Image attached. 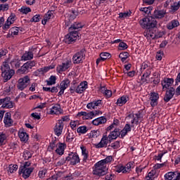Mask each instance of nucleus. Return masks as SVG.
Segmentation results:
<instances>
[{
    "label": "nucleus",
    "mask_w": 180,
    "mask_h": 180,
    "mask_svg": "<svg viewBox=\"0 0 180 180\" xmlns=\"http://www.w3.org/2000/svg\"><path fill=\"white\" fill-rule=\"evenodd\" d=\"M1 77L4 78V81H9L12 77L15 75V70H11L9 63L7 62H4L1 67Z\"/></svg>",
    "instance_id": "obj_1"
},
{
    "label": "nucleus",
    "mask_w": 180,
    "mask_h": 180,
    "mask_svg": "<svg viewBox=\"0 0 180 180\" xmlns=\"http://www.w3.org/2000/svg\"><path fill=\"white\" fill-rule=\"evenodd\" d=\"M32 163L30 162H25L19 168V174L22 175L24 179H27L32 172H33V167H31Z\"/></svg>",
    "instance_id": "obj_2"
},
{
    "label": "nucleus",
    "mask_w": 180,
    "mask_h": 180,
    "mask_svg": "<svg viewBox=\"0 0 180 180\" xmlns=\"http://www.w3.org/2000/svg\"><path fill=\"white\" fill-rule=\"evenodd\" d=\"M15 20H16V15L15 14H11L6 22L4 17H0V27H2L3 30H8L11 28V25L15 23Z\"/></svg>",
    "instance_id": "obj_3"
},
{
    "label": "nucleus",
    "mask_w": 180,
    "mask_h": 180,
    "mask_svg": "<svg viewBox=\"0 0 180 180\" xmlns=\"http://www.w3.org/2000/svg\"><path fill=\"white\" fill-rule=\"evenodd\" d=\"M88 89V82H82L79 84H74L70 88V94H82Z\"/></svg>",
    "instance_id": "obj_4"
},
{
    "label": "nucleus",
    "mask_w": 180,
    "mask_h": 180,
    "mask_svg": "<svg viewBox=\"0 0 180 180\" xmlns=\"http://www.w3.org/2000/svg\"><path fill=\"white\" fill-rule=\"evenodd\" d=\"M106 171H108L106 165H104L103 162L100 160L94 165V167L93 169V174L94 175H98V176H101L105 175Z\"/></svg>",
    "instance_id": "obj_5"
},
{
    "label": "nucleus",
    "mask_w": 180,
    "mask_h": 180,
    "mask_svg": "<svg viewBox=\"0 0 180 180\" xmlns=\"http://www.w3.org/2000/svg\"><path fill=\"white\" fill-rule=\"evenodd\" d=\"M72 67V61L70 59H66L63 61L60 65H58L56 68V71L59 74L61 72H64V71H67L68 68H71Z\"/></svg>",
    "instance_id": "obj_6"
},
{
    "label": "nucleus",
    "mask_w": 180,
    "mask_h": 180,
    "mask_svg": "<svg viewBox=\"0 0 180 180\" xmlns=\"http://www.w3.org/2000/svg\"><path fill=\"white\" fill-rule=\"evenodd\" d=\"M29 84H30V77L26 75L18 79L17 88L20 91H23V89L27 88V85H29Z\"/></svg>",
    "instance_id": "obj_7"
},
{
    "label": "nucleus",
    "mask_w": 180,
    "mask_h": 180,
    "mask_svg": "<svg viewBox=\"0 0 180 180\" xmlns=\"http://www.w3.org/2000/svg\"><path fill=\"white\" fill-rule=\"evenodd\" d=\"M84 60H85V51L84 50L76 53L72 57L73 64H81L84 63Z\"/></svg>",
    "instance_id": "obj_8"
},
{
    "label": "nucleus",
    "mask_w": 180,
    "mask_h": 180,
    "mask_svg": "<svg viewBox=\"0 0 180 180\" xmlns=\"http://www.w3.org/2000/svg\"><path fill=\"white\" fill-rule=\"evenodd\" d=\"M158 99H160V94L158 93L152 91L149 94V100L150 106L155 108L158 105Z\"/></svg>",
    "instance_id": "obj_9"
},
{
    "label": "nucleus",
    "mask_w": 180,
    "mask_h": 180,
    "mask_svg": "<svg viewBox=\"0 0 180 180\" xmlns=\"http://www.w3.org/2000/svg\"><path fill=\"white\" fill-rule=\"evenodd\" d=\"M79 37V35H78L77 31H72L65 36V43L71 44V43H74V41L77 40Z\"/></svg>",
    "instance_id": "obj_10"
},
{
    "label": "nucleus",
    "mask_w": 180,
    "mask_h": 180,
    "mask_svg": "<svg viewBox=\"0 0 180 180\" xmlns=\"http://www.w3.org/2000/svg\"><path fill=\"white\" fill-rule=\"evenodd\" d=\"M66 161H70L72 165H77V164L79 163V156L77 153H71L66 158Z\"/></svg>",
    "instance_id": "obj_11"
},
{
    "label": "nucleus",
    "mask_w": 180,
    "mask_h": 180,
    "mask_svg": "<svg viewBox=\"0 0 180 180\" xmlns=\"http://www.w3.org/2000/svg\"><path fill=\"white\" fill-rule=\"evenodd\" d=\"M161 84L163 91H165V89H169V88H172L171 86L174 85V79L165 77L163 80L161 82Z\"/></svg>",
    "instance_id": "obj_12"
},
{
    "label": "nucleus",
    "mask_w": 180,
    "mask_h": 180,
    "mask_svg": "<svg viewBox=\"0 0 180 180\" xmlns=\"http://www.w3.org/2000/svg\"><path fill=\"white\" fill-rule=\"evenodd\" d=\"M165 180H180V172H169L165 174Z\"/></svg>",
    "instance_id": "obj_13"
},
{
    "label": "nucleus",
    "mask_w": 180,
    "mask_h": 180,
    "mask_svg": "<svg viewBox=\"0 0 180 180\" xmlns=\"http://www.w3.org/2000/svg\"><path fill=\"white\" fill-rule=\"evenodd\" d=\"M70 79H65L60 84V91L58 93V96H61V95H64V91L70 86Z\"/></svg>",
    "instance_id": "obj_14"
},
{
    "label": "nucleus",
    "mask_w": 180,
    "mask_h": 180,
    "mask_svg": "<svg viewBox=\"0 0 180 180\" xmlns=\"http://www.w3.org/2000/svg\"><path fill=\"white\" fill-rule=\"evenodd\" d=\"M143 36L146 37L148 40H154V39H155V29H146L143 32Z\"/></svg>",
    "instance_id": "obj_15"
},
{
    "label": "nucleus",
    "mask_w": 180,
    "mask_h": 180,
    "mask_svg": "<svg viewBox=\"0 0 180 180\" xmlns=\"http://www.w3.org/2000/svg\"><path fill=\"white\" fill-rule=\"evenodd\" d=\"M77 116L79 117H81V116H82V119L84 120H89L95 117V112H94V111H91L90 112L82 111L77 113Z\"/></svg>",
    "instance_id": "obj_16"
},
{
    "label": "nucleus",
    "mask_w": 180,
    "mask_h": 180,
    "mask_svg": "<svg viewBox=\"0 0 180 180\" xmlns=\"http://www.w3.org/2000/svg\"><path fill=\"white\" fill-rule=\"evenodd\" d=\"M63 130H64V123H62L61 121H58L54 127V133L56 136L60 137V136L63 134Z\"/></svg>",
    "instance_id": "obj_17"
},
{
    "label": "nucleus",
    "mask_w": 180,
    "mask_h": 180,
    "mask_svg": "<svg viewBox=\"0 0 180 180\" xmlns=\"http://www.w3.org/2000/svg\"><path fill=\"white\" fill-rule=\"evenodd\" d=\"M4 123L6 127H11L13 126V120H12V115L11 112H6L4 115Z\"/></svg>",
    "instance_id": "obj_18"
},
{
    "label": "nucleus",
    "mask_w": 180,
    "mask_h": 180,
    "mask_svg": "<svg viewBox=\"0 0 180 180\" xmlns=\"http://www.w3.org/2000/svg\"><path fill=\"white\" fill-rule=\"evenodd\" d=\"M63 113V109L60 104H55L50 108L49 115H61Z\"/></svg>",
    "instance_id": "obj_19"
},
{
    "label": "nucleus",
    "mask_w": 180,
    "mask_h": 180,
    "mask_svg": "<svg viewBox=\"0 0 180 180\" xmlns=\"http://www.w3.org/2000/svg\"><path fill=\"white\" fill-rule=\"evenodd\" d=\"M109 141H110L109 140V136L104 135L101 141L96 145V148H103V147H106V146H108V143H109Z\"/></svg>",
    "instance_id": "obj_20"
},
{
    "label": "nucleus",
    "mask_w": 180,
    "mask_h": 180,
    "mask_svg": "<svg viewBox=\"0 0 180 180\" xmlns=\"http://www.w3.org/2000/svg\"><path fill=\"white\" fill-rule=\"evenodd\" d=\"M127 119L131 120V127H134V124L137 126L139 124V115L137 114H129Z\"/></svg>",
    "instance_id": "obj_21"
},
{
    "label": "nucleus",
    "mask_w": 180,
    "mask_h": 180,
    "mask_svg": "<svg viewBox=\"0 0 180 180\" xmlns=\"http://www.w3.org/2000/svg\"><path fill=\"white\" fill-rule=\"evenodd\" d=\"M175 95V89L174 87H171L168 91H166L165 96L164 97L165 102H169Z\"/></svg>",
    "instance_id": "obj_22"
},
{
    "label": "nucleus",
    "mask_w": 180,
    "mask_h": 180,
    "mask_svg": "<svg viewBox=\"0 0 180 180\" xmlns=\"http://www.w3.org/2000/svg\"><path fill=\"white\" fill-rule=\"evenodd\" d=\"M129 99L130 98L127 95L122 96L117 100L116 105H117V106H123L129 102Z\"/></svg>",
    "instance_id": "obj_23"
},
{
    "label": "nucleus",
    "mask_w": 180,
    "mask_h": 180,
    "mask_svg": "<svg viewBox=\"0 0 180 180\" xmlns=\"http://www.w3.org/2000/svg\"><path fill=\"white\" fill-rule=\"evenodd\" d=\"M67 148V145L64 143H58L56 146V153L58 155H63L64 154V151Z\"/></svg>",
    "instance_id": "obj_24"
},
{
    "label": "nucleus",
    "mask_w": 180,
    "mask_h": 180,
    "mask_svg": "<svg viewBox=\"0 0 180 180\" xmlns=\"http://www.w3.org/2000/svg\"><path fill=\"white\" fill-rule=\"evenodd\" d=\"M98 106H102V100H96L89 103L86 105L87 109H96Z\"/></svg>",
    "instance_id": "obj_25"
},
{
    "label": "nucleus",
    "mask_w": 180,
    "mask_h": 180,
    "mask_svg": "<svg viewBox=\"0 0 180 180\" xmlns=\"http://www.w3.org/2000/svg\"><path fill=\"white\" fill-rule=\"evenodd\" d=\"M110 58V53L108 52H103L100 54V58L96 60V65H99V63L101 61H105V60H108V58Z\"/></svg>",
    "instance_id": "obj_26"
},
{
    "label": "nucleus",
    "mask_w": 180,
    "mask_h": 180,
    "mask_svg": "<svg viewBox=\"0 0 180 180\" xmlns=\"http://www.w3.org/2000/svg\"><path fill=\"white\" fill-rule=\"evenodd\" d=\"M80 148L82 150V156L83 157L82 160L84 162H86L88 158H89V152L86 149V147L84 146H82Z\"/></svg>",
    "instance_id": "obj_27"
},
{
    "label": "nucleus",
    "mask_w": 180,
    "mask_h": 180,
    "mask_svg": "<svg viewBox=\"0 0 180 180\" xmlns=\"http://www.w3.org/2000/svg\"><path fill=\"white\" fill-rule=\"evenodd\" d=\"M107 120L105 117H98L92 121V123L94 126H99L101 124H105L106 123Z\"/></svg>",
    "instance_id": "obj_28"
},
{
    "label": "nucleus",
    "mask_w": 180,
    "mask_h": 180,
    "mask_svg": "<svg viewBox=\"0 0 180 180\" xmlns=\"http://www.w3.org/2000/svg\"><path fill=\"white\" fill-rule=\"evenodd\" d=\"M179 26V21L178 20H172L167 25V29L168 30H172V29H175V27H178Z\"/></svg>",
    "instance_id": "obj_29"
},
{
    "label": "nucleus",
    "mask_w": 180,
    "mask_h": 180,
    "mask_svg": "<svg viewBox=\"0 0 180 180\" xmlns=\"http://www.w3.org/2000/svg\"><path fill=\"white\" fill-rule=\"evenodd\" d=\"M18 136L22 143H27V141L29 140V134L23 131H18Z\"/></svg>",
    "instance_id": "obj_30"
},
{
    "label": "nucleus",
    "mask_w": 180,
    "mask_h": 180,
    "mask_svg": "<svg viewBox=\"0 0 180 180\" xmlns=\"http://www.w3.org/2000/svg\"><path fill=\"white\" fill-rule=\"evenodd\" d=\"M131 11L128 10L124 12H122L119 13V19L122 20H124V19H129L131 16Z\"/></svg>",
    "instance_id": "obj_31"
},
{
    "label": "nucleus",
    "mask_w": 180,
    "mask_h": 180,
    "mask_svg": "<svg viewBox=\"0 0 180 180\" xmlns=\"http://www.w3.org/2000/svg\"><path fill=\"white\" fill-rule=\"evenodd\" d=\"M100 91L101 94H103V95L107 98L112 96V91L108 89L105 86H101Z\"/></svg>",
    "instance_id": "obj_32"
},
{
    "label": "nucleus",
    "mask_w": 180,
    "mask_h": 180,
    "mask_svg": "<svg viewBox=\"0 0 180 180\" xmlns=\"http://www.w3.org/2000/svg\"><path fill=\"white\" fill-rule=\"evenodd\" d=\"M52 18H54V14H53V11H48L45 14L44 18L41 21L42 25H46V23H47V21L50 20V19H52Z\"/></svg>",
    "instance_id": "obj_33"
},
{
    "label": "nucleus",
    "mask_w": 180,
    "mask_h": 180,
    "mask_svg": "<svg viewBox=\"0 0 180 180\" xmlns=\"http://www.w3.org/2000/svg\"><path fill=\"white\" fill-rule=\"evenodd\" d=\"M119 129H115L114 131L110 133L108 135V139L110 141H112V140H116L117 137H119Z\"/></svg>",
    "instance_id": "obj_34"
},
{
    "label": "nucleus",
    "mask_w": 180,
    "mask_h": 180,
    "mask_svg": "<svg viewBox=\"0 0 180 180\" xmlns=\"http://www.w3.org/2000/svg\"><path fill=\"white\" fill-rule=\"evenodd\" d=\"M180 8V1H176L171 4L170 13H175Z\"/></svg>",
    "instance_id": "obj_35"
},
{
    "label": "nucleus",
    "mask_w": 180,
    "mask_h": 180,
    "mask_svg": "<svg viewBox=\"0 0 180 180\" xmlns=\"http://www.w3.org/2000/svg\"><path fill=\"white\" fill-rule=\"evenodd\" d=\"M165 11L164 10H155L154 11V17L156 18V19H161L165 16Z\"/></svg>",
    "instance_id": "obj_36"
},
{
    "label": "nucleus",
    "mask_w": 180,
    "mask_h": 180,
    "mask_svg": "<svg viewBox=\"0 0 180 180\" xmlns=\"http://www.w3.org/2000/svg\"><path fill=\"white\" fill-rule=\"evenodd\" d=\"M29 66L27 65V64L24 63L23 65L17 70V73L18 74H27V72H29Z\"/></svg>",
    "instance_id": "obj_37"
},
{
    "label": "nucleus",
    "mask_w": 180,
    "mask_h": 180,
    "mask_svg": "<svg viewBox=\"0 0 180 180\" xmlns=\"http://www.w3.org/2000/svg\"><path fill=\"white\" fill-rule=\"evenodd\" d=\"M89 139H98L101 136V131L99 130H92L87 134Z\"/></svg>",
    "instance_id": "obj_38"
},
{
    "label": "nucleus",
    "mask_w": 180,
    "mask_h": 180,
    "mask_svg": "<svg viewBox=\"0 0 180 180\" xmlns=\"http://www.w3.org/2000/svg\"><path fill=\"white\" fill-rule=\"evenodd\" d=\"M155 26H157V20L152 17H149V21L146 29H154Z\"/></svg>",
    "instance_id": "obj_39"
},
{
    "label": "nucleus",
    "mask_w": 180,
    "mask_h": 180,
    "mask_svg": "<svg viewBox=\"0 0 180 180\" xmlns=\"http://www.w3.org/2000/svg\"><path fill=\"white\" fill-rule=\"evenodd\" d=\"M32 58H33V52L32 51L25 52L22 56V60L23 61H27L29 60H32Z\"/></svg>",
    "instance_id": "obj_40"
},
{
    "label": "nucleus",
    "mask_w": 180,
    "mask_h": 180,
    "mask_svg": "<svg viewBox=\"0 0 180 180\" xmlns=\"http://www.w3.org/2000/svg\"><path fill=\"white\" fill-rule=\"evenodd\" d=\"M157 172L155 169L151 170L146 176V180H154L157 176Z\"/></svg>",
    "instance_id": "obj_41"
},
{
    "label": "nucleus",
    "mask_w": 180,
    "mask_h": 180,
    "mask_svg": "<svg viewBox=\"0 0 180 180\" xmlns=\"http://www.w3.org/2000/svg\"><path fill=\"white\" fill-rule=\"evenodd\" d=\"M148 22H149V17L143 18L139 21V23L143 29L147 30V27L148 26Z\"/></svg>",
    "instance_id": "obj_42"
},
{
    "label": "nucleus",
    "mask_w": 180,
    "mask_h": 180,
    "mask_svg": "<svg viewBox=\"0 0 180 180\" xmlns=\"http://www.w3.org/2000/svg\"><path fill=\"white\" fill-rule=\"evenodd\" d=\"M70 126L72 130H77V127L79 126V120H71L70 122Z\"/></svg>",
    "instance_id": "obj_43"
},
{
    "label": "nucleus",
    "mask_w": 180,
    "mask_h": 180,
    "mask_svg": "<svg viewBox=\"0 0 180 180\" xmlns=\"http://www.w3.org/2000/svg\"><path fill=\"white\" fill-rule=\"evenodd\" d=\"M9 34H11L12 37L18 36L19 34V27H13L11 28L9 30Z\"/></svg>",
    "instance_id": "obj_44"
},
{
    "label": "nucleus",
    "mask_w": 180,
    "mask_h": 180,
    "mask_svg": "<svg viewBox=\"0 0 180 180\" xmlns=\"http://www.w3.org/2000/svg\"><path fill=\"white\" fill-rule=\"evenodd\" d=\"M1 108H3V109H12V108H13V103H12L11 100L9 101H5L4 104H2Z\"/></svg>",
    "instance_id": "obj_45"
},
{
    "label": "nucleus",
    "mask_w": 180,
    "mask_h": 180,
    "mask_svg": "<svg viewBox=\"0 0 180 180\" xmlns=\"http://www.w3.org/2000/svg\"><path fill=\"white\" fill-rule=\"evenodd\" d=\"M129 57H130V55L127 52H122L119 55V58L121 59L122 63H124V61H126Z\"/></svg>",
    "instance_id": "obj_46"
},
{
    "label": "nucleus",
    "mask_w": 180,
    "mask_h": 180,
    "mask_svg": "<svg viewBox=\"0 0 180 180\" xmlns=\"http://www.w3.org/2000/svg\"><path fill=\"white\" fill-rule=\"evenodd\" d=\"M83 25L80 22H75L70 27V30H79V29H82Z\"/></svg>",
    "instance_id": "obj_47"
},
{
    "label": "nucleus",
    "mask_w": 180,
    "mask_h": 180,
    "mask_svg": "<svg viewBox=\"0 0 180 180\" xmlns=\"http://www.w3.org/2000/svg\"><path fill=\"white\" fill-rule=\"evenodd\" d=\"M87 131H88V127H86V126L79 127L77 129V132L79 134H85V133H86Z\"/></svg>",
    "instance_id": "obj_48"
},
{
    "label": "nucleus",
    "mask_w": 180,
    "mask_h": 180,
    "mask_svg": "<svg viewBox=\"0 0 180 180\" xmlns=\"http://www.w3.org/2000/svg\"><path fill=\"white\" fill-rule=\"evenodd\" d=\"M100 161L106 167V164H110L113 161V157L112 155L107 156L104 160Z\"/></svg>",
    "instance_id": "obj_49"
},
{
    "label": "nucleus",
    "mask_w": 180,
    "mask_h": 180,
    "mask_svg": "<svg viewBox=\"0 0 180 180\" xmlns=\"http://www.w3.org/2000/svg\"><path fill=\"white\" fill-rule=\"evenodd\" d=\"M18 168H19V166L18 165H10L8 166V172L10 174H13L14 172H16L18 171Z\"/></svg>",
    "instance_id": "obj_50"
},
{
    "label": "nucleus",
    "mask_w": 180,
    "mask_h": 180,
    "mask_svg": "<svg viewBox=\"0 0 180 180\" xmlns=\"http://www.w3.org/2000/svg\"><path fill=\"white\" fill-rule=\"evenodd\" d=\"M57 78L56 76L51 75L48 80H46L47 85L51 86V85H56V81Z\"/></svg>",
    "instance_id": "obj_51"
},
{
    "label": "nucleus",
    "mask_w": 180,
    "mask_h": 180,
    "mask_svg": "<svg viewBox=\"0 0 180 180\" xmlns=\"http://www.w3.org/2000/svg\"><path fill=\"white\" fill-rule=\"evenodd\" d=\"M140 11L141 12H143L144 13H146V15H150V13H151V11H153V7H143L140 8Z\"/></svg>",
    "instance_id": "obj_52"
},
{
    "label": "nucleus",
    "mask_w": 180,
    "mask_h": 180,
    "mask_svg": "<svg viewBox=\"0 0 180 180\" xmlns=\"http://www.w3.org/2000/svg\"><path fill=\"white\" fill-rule=\"evenodd\" d=\"M19 11L24 15H27L30 12H32V9L27 6H22L19 9Z\"/></svg>",
    "instance_id": "obj_53"
},
{
    "label": "nucleus",
    "mask_w": 180,
    "mask_h": 180,
    "mask_svg": "<svg viewBox=\"0 0 180 180\" xmlns=\"http://www.w3.org/2000/svg\"><path fill=\"white\" fill-rule=\"evenodd\" d=\"M120 123V122H119V120L114 119L113 123L108 127V130H112V129H115V127H117V126H119Z\"/></svg>",
    "instance_id": "obj_54"
},
{
    "label": "nucleus",
    "mask_w": 180,
    "mask_h": 180,
    "mask_svg": "<svg viewBox=\"0 0 180 180\" xmlns=\"http://www.w3.org/2000/svg\"><path fill=\"white\" fill-rule=\"evenodd\" d=\"M22 157L24 160H30V158H32V153L29 150H24Z\"/></svg>",
    "instance_id": "obj_55"
},
{
    "label": "nucleus",
    "mask_w": 180,
    "mask_h": 180,
    "mask_svg": "<svg viewBox=\"0 0 180 180\" xmlns=\"http://www.w3.org/2000/svg\"><path fill=\"white\" fill-rule=\"evenodd\" d=\"M131 167H133V164L131 162L127 163L124 167V173L130 172L131 169Z\"/></svg>",
    "instance_id": "obj_56"
},
{
    "label": "nucleus",
    "mask_w": 180,
    "mask_h": 180,
    "mask_svg": "<svg viewBox=\"0 0 180 180\" xmlns=\"http://www.w3.org/2000/svg\"><path fill=\"white\" fill-rule=\"evenodd\" d=\"M40 19H41V18L40 17V14H37L35 15H34L31 20H30V22H40Z\"/></svg>",
    "instance_id": "obj_57"
},
{
    "label": "nucleus",
    "mask_w": 180,
    "mask_h": 180,
    "mask_svg": "<svg viewBox=\"0 0 180 180\" xmlns=\"http://www.w3.org/2000/svg\"><path fill=\"white\" fill-rule=\"evenodd\" d=\"M73 140H74V134H72L71 133H68L66 136L67 143H72Z\"/></svg>",
    "instance_id": "obj_58"
},
{
    "label": "nucleus",
    "mask_w": 180,
    "mask_h": 180,
    "mask_svg": "<svg viewBox=\"0 0 180 180\" xmlns=\"http://www.w3.org/2000/svg\"><path fill=\"white\" fill-rule=\"evenodd\" d=\"M6 140V134L4 133H0V146H2L5 141Z\"/></svg>",
    "instance_id": "obj_59"
},
{
    "label": "nucleus",
    "mask_w": 180,
    "mask_h": 180,
    "mask_svg": "<svg viewBox=\"0 0 180 180\" xmlns=\"http://www.w3.org/2000/svg\"><path fill=\"white\" fill-rule=\"evenodd\" d=\"M111 147L114 150H117V148H120V142L117 141L111 143Z\"/></svg>",
    "instance_id": "obj_60"
},
{
    "label": "nucleus",
    "mask_w": 180,
    "mask_h": 180,
    "mask_svg": "<svg viewBox=\"0 0 180 180\" xmlns=\"http://www.w3.org/2000/svg\"><path fill=\"white\" fill-rule=\"evenodd\" d=\"M162 56H164V52L162 51H159L156 53V60L161 61L162 60Z\"/></svg>",
    "instance_id": "obj_61"
},
{
    "label": "nucleus",
    "mask_w": 180,
    "mask_h": 180,
    "mask_svg": "<svg viewBox=\"0 0 180 180\" xmlns=\"http://www.w3.org/2000/svg\"><path fill=\"white\" fill-rule=\"evenodd\" d=\"M165 34V31H155V39H160Z\"/></svg>",
    "instance_id": "obj_62"
},
{
    "label": "nucleus",
    "mask_w": 180,
    "mask_h": 180,
    "mask_svg": "<svg viewBox=\"0 0 180 180\" xmlns=\"http://www.w3.org/2000/svg\"><path fill=\"white\" fill-rule=\"evenodd\" d=\"M46 174H47V169H43L39 172V178H43L46 176Z\"/></svg>",
    "instance_id": "obj_63"
},
{
    "label": "nucleus",
    "mask_w": 180,
    "mask_h": 180,
    "mask_svg": "<svg viewBox=\"0 0 180 180\" xmlns=\"http://www.w3.org/2000/svg\"><path fill=\"white\" fill-rule=\"evenodd\" d=\"M56 147H57V145L56 144V143L52 142L49 144V147H48V150L49 151H53V150L56 149Z\"/></svg>",
    "instance_id": "obj_64"
}]
</instances>
